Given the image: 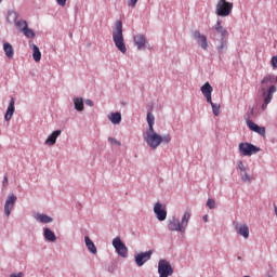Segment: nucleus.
Wrapping results in <instances>:
<instances>
[{
  "instance_id": "nucleus-3",
  "label": "nucleus",
  "mask_w": 277,
  "mask_h": 277,
  "mask_svg": "<svg viewBox=\"0 0 277 277\" xmlns=\"http://www.w3.org/2000/svg\"><path fill=\"white\" fill-rule=\"evenodd\" d=\"M233 12V2H228L226 0H219L215 6L216 16H221L222 18L226 16H230Z\"/></svg>"
},
{
  "instance_id": "nucleus-12",
  "label": "nucleus",
  "mask_w": 277,
  "mask_h": 277,
  "mask_svg": "<svg viewBox=\"0 0 277 277\" xmlns=\"http://www.w3.org/2000/svg\"><path fill=\"white\" fill-rule=\"evenodd\" d=\"M16 195L10 194L4 203V214L6 217H10L12 210L14 209V205H16Z\"/></svg>"
},
{
  "instance_id": "nucleus-10",
  "label": "nucleus",
  "mask_w": 277,
  "mask_h": 277,
  "mask_svg": "<svg viewBox=\"0 0 277 277\" xmlns=\"http://www.w3.org/2000/svg\"><path fill=\"white\" fill-rule=\"evenodd\" d=\"M154 213L159 222H166V219L168 217V211H166V208H163L161 202L155 203Z\"/></svg>"
},
{
  "instance_id": "nucleus-2",
  "label": "nucleus",
  "mask_w": 277,
  "mask_h": 277,
  "mask_svg": "<svg viewBox=\"0 0 277 277\" xmlns=\"http://www.w3.org/2000/svg\"><path fill=\"white\" fill-rule=\"evenodd\" d=\"M113 42L115 47L121 53H127V44L124 43V35L122 34V21H117L115 23V28L113 30Z\"/></svg>"
},
{
  "instance_id": "nucleus-22",
  "label": "nucleus",
  "mask_w": 277,
  "mask_h": 277,
  "mask_svg": "<svg viewBox=\"0 0 277 277\" xmlns=\"http://www.w3.org/2000/svg\"><path fill=\"white\" fill-rule=\"evenodd\" d=\"M216 51L220 56L224 55V53H226V51H228V39L221 38L220 44L216 47Z\"/></svg>"
},
{
  "instance_id": "nucleus-7",
  "label": "nucleus",
  "mask_w": 277,
  "mask_h": 277,
  "mask_svg": "<svg viewBox=\"0 0 277 277\" xmlns=\"http://www.w3.org/2000/svg\"><path fill=\"white\" fill-rule=\"evenodd\" d=\"M143 138L144 142H146L147 146L151 148V150L159 148V146L161 145V135H159L157 132L154 134L143 135Z\"/></svg>"
},
{
  "instance_id": "nucleus-36",
  "label": "nucleus",
  "mask_w": 277,
  "mask_h": 277,
  "mask_svg": "<svg viewBox=\"0 0 277 277\" xmlns=\"http://www.w3.org/2000/svg\"><path fill=\"white\" fill-rule=\"evenodd\" d=\"M271 66L274 68V69H277V56H273L272 60H271ZM275 83H277V76L275 77Z\"/></svg>"
},
{
  "instance_id": "nucleus-1",
  "label": "nucleus",
  "mask_w": 277,
  "mask_h": 277,
  "mask_svg": "<svg viewBox=\"0 0 277 277\" xmlns=\"http://www.w3.org/2000/svg\"><path fill=\"white\" fill-rule=\"evenodd\" d=\"M189 220H192V213H189V211L184 212L181 221L176 216H172L167 222L168 229L171 230V233H181L182 235H185L187 226H189Z\"/></svg>"
},
{
  "instance_id": "nucleus-43",
  "label": "nucleus",
  "mask_w": 277,
  "mask_h": 277,
  "mask_svg": "<svg viewBox=\"0 0 277 277\" xmlns=\"http://www.w3.org/2000/svg\"><path fill=\"white\" fill-rule=\"evenodd\" d=\"M3 185H8V176H4V179H3Z\"/></svg>"
},
{
  "instance_id": "nucleus-24",
  "label": "nucleus",
  "mask_w": 277,
  "mask_h": 277,
  "mask_svg": "<svg viewBox=\"0 0 277 277\" xmlns=\"http://www.w3.org/2000/svg\"><path fill=\"white\" fill-rule=\"evenodd\" d=\"M214 29L216 32L220 34L221 38H226L228 36V30L222 26V19H217L216 24L214 25Z\"/></svg>"
},
{
  "instance_id": "nucleus-5",
  "label": "nucleus",
  "mask_w": 277,
  "mask_h": 277,
  "mask_svg": "<svg viewBox=\"0 0 277 277\" xmlns=\"http://www.w3.org/2000/svg\"><path fill=\"white\" fill-rule=\"evenodd\" d=\"M113 247L115 248L117 254L121 256V259H127V256H129V248H127V245L122 242L120 237L113 239Z\"/></svg>"
},
{
  "instance_id": "nucleus-8",
  "label": "nucleus",
  "mask_w": 277,
  "mask_h": 277,
  "mask_svg": "<svg viewBox=\"0 0 277 277\" xmlns=\"http://www.w3.org/2000/svg\"><path fill=\"white\" fill-rule=\"evenodd\" d=\"M262 92H263V96H265L264 103L262 104V109L263 111H265L269 103H272V98H274V94L276 92V85L272 84L268 88V90H265V88H262Z\"/></svg>"
},
{
  "instance_id": "nucleus-14",
  "label": "nucleus",
  "mask_w": 277,
  "mask_h": 277,
  "mask_svg": "<svg viewBox=\"0 0 277 277\" xmlns=\"http://www.w3.org/2000/svg\"><path fill=\"white\" fill-rule=\"evenodd\" d=\"M237 166H238V170H240V177L242 183H250V181H252V177L250 176V174H248L250 169L246 167L243 164V161L241 160L237 162Z\"/></svg>"
},
{
  "instance_id": "nucleus-18",
  "label": "nucleus",
  "mask_w": 277,
  "mask_h": 277,
  "mask_svg": "<svg viewBox=\"0 0 277 277\" xmlns=\"http://www.w3.org/2000/svg\"><path fill=\"white\" fill-rule=\"evenodd\" d=\"M147 124L148 129L146 130L144 135H153L157 132H155V115L153 113H147Z\"/></svg>"
},
{
  "instance_id": "nucleus-38",
  "label": "nucleus",
  "mask_w": 277,
  "mask_h": 277,
  "mask_svg": "<svg viewBox=\"0 0 277 277\" xmlns=\"http://www.w3.org/2000/svg\"><path fill=\"white\" fill-rule=\"evenodd\" d=\"M207 207H208L209 209H215V207H217V206H216V203H215V201H214L213 199L209 198V199L207 200Z\"/></svg>"
},
{
  "instance_id": "nucleus-25",
  "label": "nucleus",
  "mask_w": 277,
  "mask_h": 277,
  "mask_svg": "<svg viewBox=\"0 0 277 277\" xmlns=\"http://www.w3.org/2000/svg\"><path fill=\"white\" fill-rule=\"evenodd\" d=\"M3 51H4V55L9 60H13L14 58V48L10 44V42H4L3 43Z\"/></svg>"
},
{
  "instance_id": "nucleus-34",
  "label": "nucleus",
  "mask_w": 277,
  "mask_h": 277,
  "mask_svg": "<svg viewBox=\"0 0 277 277\" xmlns=\"http://www.w3.org/2000/svg\"><path fill=\"white\" fill-rule=\"evenodd\" d=\"M212 107V111L215 116H220V105L213 103V100H211V103H209Z\"/></svg>"
},
{
  "instance_id": "nucleus-9",
  "label": "nucleus",
  "mask_w": 277,
  "mask_h": 277,
  "mask_svg": "<svg viewBox=\"0 0 277 277\" xmlns=\"http://www.w3.org/2000/svg\"><path fill=\"white\" fill-rule=\"evenodd\" d=\"M153 256V250L141 252L134 255V261L137 265V267H143L145 263H148L150 261V258Z\"/></svg>"
},
{
  "instance_id": "nucleus-19",
  "label": "nucleus",
  "mask_w": 277,
  "mask_h": 277,
  "mask_svg": "<svg viewBox=\"0 0 277 277\" xmlns=\"http://www.w3.org/2000/svg\"><path fill=\"white\" fill-rule=\"evenodd\" d=\"M62 135V130H55L53 131L45 140L44 144L45 146H55V143L57 142V137Z\"/></svg>"
},
{
  "instance_id": "nucleus-31",
  "label": "nucleus",
  "mask_w": 277,
  "mask_h": 277,
  "mask_svg": "<svg viewBox=\"0 0 277 277\" xmlns=\"http://www.w3.org/2000/svg\"><path fill=\"white\" fill-rule=\"evenodd\" d=\"M14 25L18 29V31H21V34L25 30V28L29 26V24H27V21L25 19H18L14 23Z\"/></svg>"
},
{
  "instance_id": "nucleus-26",
  "label": "nucleus",
  "mask_w": 277,
  "mask_h": 277,
  "mask_svg": "<svg viewBox=\"0 0 277 277\" xmlns=\"http://www.w3.org/2000/svg\"><path fill=\"white\" fill-rule=\"evenodd\" d=\"M84 243H85V247L89 250V252H91V254H96V252H97L96 245H94V241H92V239H90L88 236H85Z\"/></svg>"
},
{
  "instance_id": "nucleus-37",
  "label": "nucleus",
  "mask_w": 277,
  "mask_h": 277,
  "mask_svg": "<svg viewBox=\"0 0 277 277\" xmlns=\"http://www.w3.org/2000/svg\"><path fill=\"white\" fill-rule=\"evenodd\" d=\"M137 1L140 0H127L128 8H131L132 10L135 9V6L137 5Z\"/></svg>"
},
{
  "instance_id": "nucleus-41",
  "label": "nucleus",
  "mask_w": 277,
  "mask_h": 277,
  "mask_svg": "<svg viewBox=\"0 0 277 277\" xmlns=\"http://www.w3.org/2000/svg\"><path fill=\"white\" fill-rule=\"evenodd\" d=\"M68 0H56L57 5H61V8H66V2Z\"/></svg>"
},
{
  "instance_id": "nucleus-35",
  "label": "nucleus",
  "mask_w": 277,
  "mask_h": 277,
  "mask_svg": "<svg viewBox=\"0 0 277 277\" xmlns=\"http://www.w3.org/2000/svg\"><path fill=\"white\" fill-rule=\"evenodd\" d=\"M172 141V136L170 134H166L163 136L160 135V144L163 142V144H170Z\"/></svg>"
},
{
  "instance_id": "nucleus-21",
  "label": "nucleus",
  "mask_w": 277,
  "mask_h": 277,
  "mask_svg": "<svg viewBox=\"0 0 277 277\" xmlns=\"http://www.w3.org/2000/svg\"><path fill=\"white\" fill-rule=\"evenodd\" d=\"M43 238L45 239V241H50L52 243H55V241H57V236H55V233L49 227L43 228Z\"/></svg>"
},
{
  "instance_id": "nucleus-42",
  "label": "nucleus",
  "mask_w": 277,
  "mask_h": 277,
  "mask_svg": "<svg viewBox=\"0 0 277 277\" xmlns=\"http://www.w3.org/2000/svg\"><path fill=\"white\" fill-rule=\"evenodd\" d=\"M85 105L89 107H94V102L92 100H85Z\"/></svg>"
},
{
  "instance_id": "nucleus-44",
  "label": "nucleus",
  "mask_w": 277,
  "mask_h": 277,
  "mask_svg": "<svg viewBox=\"0 0 277 277\" xmlns=\"http://www.w3.org/2000/svg\"><path fill=\"white\" fill-rule=\"evenodd\" d=\"M203 222H209V215L203 216Z\"/></svg>"
},
{
  "instance_id": "nucleus-29",
  "label": "nucleus",
  "mask_w": 277,
  "mask_h": 277,
  "mask_svg": "<svg viewBox=\"0 0 277 277\" xmlns=\"http://www.w3.org/2000/svg\"><path fill=\"white\" fill-rule=\"evenodd\" d=\"M74 107L76 111H83L84 105H83V97H75L74 98Z\"/></svg>"
},
{
  "instance_id": "nucleus-17",
  "label": "nucleus",
  "mask_w": 277,
  "mask_h": 277,
  "mask_svg": "<svg viewBox=\"0 0 277 277\" xmlns=\"http://www.w3.org/2000/svg\"><path fill=\"white\" fill-rule=\"evenodd\" d=\"M247 127H249L250 131H253L254 133H259V135H262L265 137V127H259V124L254 123L252 120H247Z\"/></svg>"
},
{
  "instance_id": "nucleus-4",
  "label": "nucleus",
  "mask_w": 277,
  "mask_h": 277,
  "mask_svg": "<svg viewBox=\"0 0 277 277\" xmlns=\"http://www.w3.org/2000/svg\"><path fill=\"white\" fill-rule=\"evenodd\" d=\"M238 150L242 157H252V155H256L261 148L254 146L252 143H240Z\"/></svg>"
},
{
  "instance_id": "nucleus-27",
  "label": "nucleus",
  "mask_w": 277,
  "mask_h": 277,
  "mask_svg": "<svg viewBox=\"0 0 277 277\" xmlns=\"http://www.w3.org/2000/svg\"><path fill=\"white\" fill-rule=\"evenodd\" d=\"M108 120H110L111 124H120L122 122V114L111 113L108 115Z\"/></svg>"
},
{
  "instance_id": "nucleus-39",
  "label": "nucleus",
  "mask_w": 277,
  "mask_h": 277,
  "mask_svg": "<svg viewBox=\"0 0 277 277\" xmlns=\"http://www.w3.org/2000/svg\"><path fill=\"white\" fill-rule=\"evenodd\" d=\"M108 142H110L111 144H114L115 146H122V143H120V141L116 140L115 137H108Z\"/></svg>"
},
{
  "instance_id": "nucleus-33",
  "label": "nucleus",
  "mask_w": 277,
  "mask_h": 277,
  "mask_svg": "<svg viewBox=\"0 0 277 277\" xmlns=\"http://www.w3.org/2000/svg\"><path fill=\"white\" fill-rule=\"evenodd\" d=\"M22 34L25 36V38H28V39L36 38V32L34 31V29L29 28V26L24 28Z\"/></svg>"
},
{
  "instance_id": "nucleus-16",
  "label": "nucleus",
  "mask_w": 277,
  "mask_h": 277,
  "mask_svg": "<svg viewBox=\"0 0 277 277\" xmlns=\"http://www.w3.org/2000/svg\"><path fill=\"white\" fill-rule=\"evenodd\" d=\"M201 93L203 94L207 103H211L212 97L211 94H213V87L211 83L206 82L201 88H200Z\"/></svg>"
},
{
  "instance_id": "nucleus-13",
  "label": "nucleus",
  "mask_w": 277,
  "mask_h": 277,
  "mask_svg": "<svg viewBox=\"0 0 277 277\" xmlns=\"http://www.w3.org/2000/svg\"><path fill=\"white\" fill-rule=\"evenodd\" d=\"M233 226L237 235H240V237H243V239H248V237H250V227H248V224H239L234 222Z\"/></svg>"
},
{
  "instance_id": "nucleus-32",
  "label": "nucleus",
  "mask_w": 277,
  "mask_h": 277,
  "mask_svg": "<svg viewBox=\"0 0 277 277\" xmlns=\"http://www.w3.org/2000/svg\"><path fill=\"white\" fill-rule=\"evenodd\" d=\"M6 21L15 24L18 22V13L16 11H9Z\"/></svg>"
},
{
  "instance_id": "nucleus-15",
  "label": "nucleus",
  "mask_w": 277,
  "mask_h": 277,
  "mask_svg": "<svg viewBox=\"0 0 277 277\" xmlns=\"http://www.w3.org/2000/svg\"><path fill=\"white\" fill-rule=\"evenodd\" d=\"M133 42L137 48V51H146V36L144 35H136L133 37Z\"/></svg>"
},
{
  "instance_id": "nucleus-6",
  "label": "nucleus",
  "mask_w": 277,
  "mask_h": 277,
  "mask_svg": "<svg viewBox=\"0 0 277 277\" xmlns=\"http://www.w3.org/2000/svg\"><path fill=\"white\" fill-rule=\"evenodd\" d=\"M158 274L159 277H170L174 274V268L168 260H159L158 262Z\"/></svg>"
},
{
  "instance_id": "nucleus-30",
  "label": "nucleus",
  "mask_w": 277,
  "mask_h": 277,
  "mask_svg": "<svg viewBox=\"0 0 277 277\" xmlns=\"http://www.w3.org/2000/svg\"><path fill=\"white\" fill-rule=\"evenodd\" d=\"M275 79H276V76H274L273 74H268L262 79L261 84L269 85V84L274 83Z\"/></svg>"
},
{
  "instance_id": "nucleus-28",
  "label": "nucleus",
  "mask_w": 277,
  "mask_h": 277,
  "mask_svg": "<svg viewBox=\"0 0 277 277\" xmlns=\"http://www.w3.org/2000/svg\"><path fill=\"white\" fill-rule=\"evenodd\" d=\"M32 58L35 62H40L42 60V52L38 45L32 44Z\"/></svg>"
},
{
  "instance_id": "nucleus-20",
  "label": "nucleus",
  "mask_w": 277,
  "mask_h": 277,
  "mask_svg": "<svg viewBox=\"0 0 277 277\" xmlns=\"http://www.w3.org/2000/svg\"><path fill=\"white\" fill-rule=\"evenodd\" d=\"M34 220H36V222H38L39 224H51V222H53V217L44 214V213H35L32 215Z\"/></svg>"
},
{
  "instance_id": "nucleus-40",
  "label": "nucleus",
  "mask_w": 277,
  "mask_h": 277,
  "mask_svg": "<svg viewBox=\"0 0 277 277\" xmlns=\"http://www.w3.org/2000/svg\"><path fill=\"white\" fill-rule=\"evenodd\" d=\"M9 277H25V273L23 272L12 273Z\"/></svg>"
},
{
  "instance_id": "nucleus-23",
  "label": "nucleus",
  "mask_w": 277,
  "mask_h": 277,
  "mask_svg": "<svg viewBox=\"0 0 277 277\" xmlns=\"http://www.w3.org/2000/svg\"><path fill=\"white\" fill-rule=\"evenodd\" d=\"M14 103H15L14 97H12L6 108V113L4 115V120L6 122H9V120H12V116H14V111H15Z\"/></svg>"
},
{
  "instance_id": "nucleus-45",
  "label": "nucleus",
  "mask_w": 277,
  "mask_h": 277,
  "mask_svg": "<svg viewBox=\"0 0 277 277\" xmlns=\"http://www.w3.org/2000/svg\"><path fill=\"white\" fill-rule=\"evenodd\" d=\"M1 1H3V0H0V3H1Z\"/></svg>"
},
{
  "instance_id": "nucleus-11",
  "label": "nucleus",
  "mask_w": 277,
  "mask_h": 277,
  "mask_svg": "<svg viewBox=\"0 0 277 277\" xmlns=\"http://www.w3.org/2000/svg\"><path fill=\"white\" fill-rule=\"evenodd\" d=\"M192 36L194 40L203 49V51H207L209 49V42L207 41V36L200 34L198 30H195L192 32Z\"/></svg>"
}]
</instances>
